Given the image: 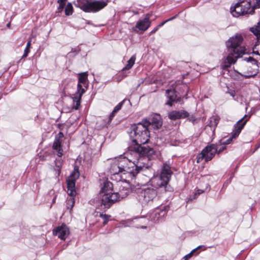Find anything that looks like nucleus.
Segmentation results:
<instances>
[{"mask_svg":"<svg viewBox=\"0 0 260 260\" xmlns=\"http://www.w3.org/2000/svg\"><path fill=\"white\" fill-rule=\"evenodd\" d=\"M129 135L134 143V146L129 147V150L135 154L137 159L141 155L151 156L154 154L152 148L142 145L148 141L149 137L148 128L144 124L139 123L134 125Z\"/></svg>","mask_w":260,"mask_h":260,"instance_id":"f257e3e1","label":"nucleus"},{"mask_svg":"<svg viewBox=\"0 0 260 260\" xmlns=\"http://www.w3.org/2000/svg\"><path fill=\"white\" fill-rule=\"evenodd\" d=\"M131 155H134V158H127L120 156L113 160L111 167V173L116 175L121 174L125 176V179H132L139 172L141 167L137 166L138 160L140 157L136 158L135 154L129 150L128 152Z\"/></svg>","mask_w":260,"mask_h":260,"instance_id":"f03ea898","label":"nucleus"},{"mask_svg":"<svg viewBox=\"0 0 260 260\" xmlns=\"http://www.w3.org/2000/svg\"><path fill=\"white\" fill-rule=\"evenodd\" d=\"M119 192H113V184L108 181L104 182L102 188V203L106 208H109L113 204L125 197L130 192L129 184L126 182H119Z\"/></svg>","mask_w":260,"mask_h":260,"instance_id":"7ed1b4c3","label":"nucleus"},{"mask_svg":"<svg viewBox=\"0 0 260 260\" xmlns=\"http://www.w3.org/2000/svg\"><path fill=\"white\" fill-rule=\"evenodd\" d=\"M172 172L170 166L166 164L162 166L160 172L153 177L150 180L151 185L154 188L165 187L168 184Z\"/></svg>","mask_w":260,"mask_h":260,"instance_id":"20e7f679","label":"nucleus"},{"mask_svg":"<svg viewBox=\"0 0 260 260\" xmlns=\"http://www.w3.org/2000/svg\"><path fill=\"white\" fill-rule=\"evenodd\" d=\"M74 5L85 12H96L105 7L107 3L104 0H77Z\"/></svg>","mask_w":260,"mask_h":260,"instance_id":"39448f33","label":"nucleus"},{"mask_svg":"<svg viewBox=\"0 0 260 260\" xmlns=\"http://www.w3.org/2000/svg\"><path fill=\"white\" fill-rule=\"evenodd\" d=\"M63 135L62 133L59 132L55 137V140L53 142L52 148L53 153L56 154L59 158L55 160V164L57 171L58 175H59L61 172V169L63 164V159L61 158L63 154V151L61 147V143Z\"/></svg>","mask_w":260,"mask_h":260,"instance_id":"423d86ee","label":"nucleus"},{"mask_svg":"<svg viewBox=\"0 0 260 260\" xmlns=\"http://www.w3.org/2000/svg\"><path fill=\"white\" fill-rule=\"evenodd\" d=\"M155 189L148 187H144L139 192L138 200L142 204H146L152 201L156 196Z\"/></svg>","mask_w":260,"mask_h":260,"instance_id":"0eeeda50","label":"nucleus"},{"mask_svg":"<svg viewBox=\"0 0 260 260\" xmlns=\"http://www.w3.org/2000/svg\"><path fill=\"white\" fill-rule=\"evenodd\" d=\"M218 148L215 144H212L209 146H207L205 149H204L201 153H200L197 158V162H201L203 159H205L206 161L211 160L214 157L215 153L217 152Z\"/></svg>","mask_w":260,"mask_h":260,"instance_id":"6e6552de","label":"nucleus"},{"mask_svg":"<svg viewBox=\"0 0 260 260\" xmlns=\"http://www.w3.org/2000/svg\"><path fill=\"white\" fill-rule=\"evenodd\" d=\"M79 172L78 168L75 167L73 171L72 172L68 179L67 180L68 193L71 197H74L76 194L75 189V182L79 177Z\"/></svg>","mask_w":260,"mask_h":260,"instance_id":"1a4fd4ad","label":"nucleus"},{"mask_svg":"<svg viewBox=\"0 0 260 260\" xmlns=\"http://www.w3.org/2000/svg\"><path fill=\"white\" fill-rule=\"evenodd\" d=\"M246 50H232L225 60L221 64L223 69H226L231 67L232 64L236 62L238 58L241 57L245 54Z\"/></svg>","mask_w":260,"mask_h":260,"instance_id":"9d476101","label":"nucleus"},{"mask_svg":"<svg viewBox=\"0 0 260 260\" xmlns=\"http://www.w3.org/2000/svg\"><path fill=\"white\" fill-rule=\"evenodd\" d=\"M259 60H258L257 61L255 58L253 60L252 62H249L248 61L245 65L246 71L244 73V74H243V76L246 78H250L255 76L258 73V69L259 68L257 64V62Z\"/></svg>","mask_w":260,"mask_h":260,"instance_id":"9b49d317","label":"nucleus"},{"mask_svg":"<svg viewBox=\"0 0 260 260\" xmlns=\"http://www.w3.org/2000/svg\"><path fill=\"white\" fill-rule=\"evenodd\" d=\"M243 41V38L241 34H236L234 36L231 37L226 42L227 48L231 49H237L241 48V45Z\"/></svg>","mask_w":260,"mask_h":260,"instance_id":"f8f14e48","label":"nucleus"},{"mask_svg":"<svg viewBox=\"0 0 260 260\" xmlns=\"http://www.w3.org/2000/svg\"><path fill=\"white\" fill-rule=\"evenodd\" d=\"M150 16L149 14H146L143 19L139 20L137 22L134 30L137 32L140 31L142 33L146 31L150 26Z\"/></svg>","mask_w":260,"mask_h":260,"instance_id":"ddd939ff","label":"nucleus"},{"mask_svg":"<svg viewBox=\"0 0 260 260\" xmlns=\"http://www.w3.org/2000/svg\"><path fill=\"white\" fill-rule=\"evenodd\" d=\"M53 235L58 236L62 240H65L69 236L70 232L69 228L64 224L55 228L53 231Z\"/></svg>","mask_w":260,"mask_h":260,"instance_id":"4468645a","label":"nucleus"},{"mask_svg":"<svg viewBox=\"0 0 260 260\" xmlns=\"http://www.w3.org/2000/svg\"><path fill=\"white\" fill-rule=\"evenodd\" d=\"M247 117V115H245V116L242 118L241 119L239 120L237 123L238 126L236 128V129L234 133L232 135V137L230 138H229L228 140H226L225 141L221 142V144L225 145V144H229L231 143V142L232 141V139L233 138H236L240 133L242 129L244 127V125L246 123L247 121L248 120V118L249 117H248L240 125V123L243 120V118H246Z\"/></svg>","mask_w":260,"mask_h":260,"instance_id":"2eb2a0df","label":"nucleus"},{"mask_svg":"<svg viewBox=\"0 0 260 260\" xmlns=\"http://www.w3.org/2000/svg\"><path fill=\"white\" fill-rule=\"evenodd\" d=\"M242 6L243 15L253 14L254 12V9L256 8L254 6H252L250 0H241Z\"/></svg>","mask_w":260,"mask_h":260,"instance_id":"dca6fc26","label":"nucleus"},{"mask_svg":"<svg viewBox=\"0 0 260 260\" xmlns=\"http://www.w3.org/2000/svg\"><path fill=\"white\" fill-rule=\"evenodd\" d=\"M79 89L77 90L73 98V107L76 110H77L79 108L80 106L81 97L83 93L85 92L84 89H81L80 87H79Z\"/></svg>","mask_w":260,"mask_h":260,"instance_id":"f3484780","label":"nucleus"},{"mask_svg":"<svg viewBox=\"0 0 260 260\" xmlns=\"http://www.w3.org/2000/svg\"><path fill=\"white\" fill-rule=\"evenodd\" d=\"M189 116L187 112L181 110V111H173L169 113V118L171 120H176L182 118H186Z\"/></svg>","mask_w":260,"mask_h":260,"instance_id":"a211bd4d","label":"nucleus"},{"mask_svg":"<svg viewBox=\"0 0 260 260\" xmlns=\"http://www.w3.org/2000/svg\"><path fill=\"white\" fill-rule=\"evenodd\" d=\"M148 123L157 129L160 127L162 125V121L160 115L157 114L151 115L148 120Z\"/></svg>","mask_w":260,"mask_h":260,"instance_id":"6ab92c4d","label":"nucleus"},{"mask_svg":"<svg viewBox=\"0 0 260 260\" xmlns=\"http://www.w3.org/2000/svg\"><path fill=\"white\" fill-rule=\"evenodd\" d=\"M230 9L232 15L235 17H238L240 16L243 15L241 0H240V2L234 6H231Z\"/></svg>","mask_w":260,"mask_h":260,"instance_id":"aec40b11","label":"nucleus"},{"mask_svg":"<svg viewBox=\"0 0 260 260\" xmlns=\"http://www.w3.org/2000/svg\"><path fill=\"white\" fill-rule=\"evenodd\" d=\"M166 95L170 100V102H167L166 104L172 106V102H177L179 100V97L177 95L175 90L169 89L166 91Z\"/></svg>","mask_w":260,"mask_h":260,"instance_id":"412c9836","label":"nucleus"},{"mask_svg":"<svg viewBox=\"0 0 260 260\" xmlns=\"http://www.w3.org/2000/svg\"><path fill=\"white\" fill-rule=\"evenodd\" d=\"M164 208H166L164 207ZM167 211L165 209H156L153 213L151 215L152 220L154 222L157 221L160 217H162L166 215Z\"/></svg>","mask_w":260,"mask_h":260,"instance_id":"4be33fe9","label":"nucleus"},{"mask_svg":"<svg viewBox=\"0 0 260 260\" xmlns=\"http://www.w3.org/2000/svg\"><path fill=\"white\" fill-rule=\"evenodd\" d=\"M88 73L87 72L81 73L78 74V84L77 85V90H79V87L81 89H84L82 87V85L84 86L86 84L87 80Z\"/></svg>","mask_w":260,"mask_h":260,"instance_id":"5701e85b","label":"nucleus"},{"mask_svg":"<svg viewBox=\"0 0 260 260\" xmlns=\"http://www.w3.org/2000/svg\"><path fill=\"white\" fill-rule=\"evenodd\" d=\"M124 101H122L119 103L114 109L112 113L110 114L109 117V121L108 122H110L113 119V117L115 116L116 113L121 109Z\"/></svg>","mask_w":260,"mask_h":260,"instance_id":"b1692460","label":"nucleus"},{"mask_svg":"<svg viewBox=\"0 0 260 260\" xmlns=\"http://www.w3.org/2000/svg\"><path fill=\"white\" fill-rule=\"evenodd\" d=\"M250 30L254 34L255 39L260 38V22H258L256 25L251 27Z\"/></svg>","mask_w":260,"mask_h":260,"instance_id":"393cba45","label":"nucleus"},{"mask_svg":"<svg viewBox=\"0 0 260 260\" xmlns=\"http://www.w3.org/2000/svg\"><path fill=\"white\" fill-rule=\"evenodd\" d=\"M136 60V56L133 55L127 61V63L125 67L123 69V70H128L132 68L135 63Z\"/></svg>","mask_w":260,"mask_h":260,"instance_id":"a878e982","label":"nucleus"},{"mask_svg":"<svg viewBox=\"0 0 260 260\" xmlns=\"http://www.w3.org/2000/svg\"><path fill=\"white\" fill-rule=\"evenodd\" d=\"M73 13V7L71 3H69L67 4L65 8V14L67 16L72 15Z\"/></svg>","mask_w":260,"mask_h":260,"instance_id":"bb28decb","label":"nucleus"},{"mask_svg":"<svg viewBox=\"0 0 260 260\" xmlns=\"http://www.w3.org/2000/svg\"><path fill=\"white\" fill-rule=\"evenodd\" d=\"M75 204V200L73 197H71L67 200V208L70 210L73 207Z\"/></svg>","mask_w":260,"mask_h":260,"instance_id":"cd10ccee","label":"nucleus"},{"mask_svg":"<svg viewBox=\"0 0 260 260\" xmlns=\"http://www.w3.org/2000/svg\"><path fill=\"white\" fill-rule=\"evenodd\" d=\"M201 247V246H198L197 248H195L193 250H192L189 254L185 255L184 257V258L185 259V260H188V259H189L192 256L193 253L194 251H196L197 249H199Z\"/></svg>","mask_w":260,"mask_h":260,"instance_id":"c85d7f7f","label":"nucleus"},{"mask_svg":"<svg viewBox=\"0 0 260 260\" xmlns=\"http://www.w3.org/2000/svg\"><path fill=\"white\" fill-rule=\"evenodd\" d=\"M100 216L104 220L103 222L104 225H105L107 223L109 218L110 217L109 215L103 214H101Z\"/></svg>","mask_w":260,"mask_h":260,"instance_id":"c756f323","label":"nucleus"},{"mask_svg":"<svg viewBox=\"0 0 260 260\" xmlns=\"http://www.w3.org/2000/svg\"><path fill=\"white\" fill-rule=\"evenodd\" d=\"M177 16V15H175V16H173V17H171V18H169V19H168L163 21V22H162L159 25H158L157 26L158 27V28L162 26L166 23H167V22H169L170 21H171V20L174 19L175 18H176Z\"/></svg>","mask_w":260,"mask_h":260,"instance_id":"7c9ffc66","label":"nucleus"},{"mask_svg":"<svg viewBox=\"0 0 260 260\" xmlns=\"http://www.w3.org/2000/svg\"><path fill=\"white\" fill-rule=\"evenodd\" d=\"M59 4V7L57 8L58 12H61L64 7L65 4L63 3H58Z\"/></svg>","mask_w":260,"mask_h":260,"instance_id":"2f4dec72","label":"nucleus"},{"mask_svg":"<svg viewBox=\"0 0 260 260\" xmlns=\"http://www.w3.org/2000/svg\"><path fill=\"white\" fill-rule=\"evenodd\" d=\"M253 51V53L254 55H256V59L257 60V61L258 60H260V53H259L258 51L257 50H256L255 51H254V50H252Z\"/></svg>","mask_w":260,"mask_h":260,"instance_id":"473e14b6","label":"nucleus"},{"mask_svg":"<svg viewBox=\"0 0 260 260\" xmlns=\"http://www.w3.org/2000/svg\"><path fill=\"white\" fill-rule=\"evenodd\" d=\"M216 145L217 146V147L218 148V151H217V153H220L225 149V146H218L217 145Z\"/></svg>","mask_w":260,"mask_h":260,"instance_id":"72a5a7b5","label":"nucleus"},{"mask_svg":"<svg viewBox=\"0 0 260 260\" xmlns=\"http://www.w3.org/2000/svg\"><path fill=\"white\" fill-rule=\"evenodd\" d=\"M260 46V38L255 39V41L254 44V47Z\"/></svg>","mask_w":260,"mask_h":260,"instance_id":"f704fd0d","label":"nucleus"},{"mask_svg":"<svg viewBox=\"0 0 260 260\" xmlns=\"http://www.w3.org/2000/svg\"><path fill=\"white\" fill-rule=\"evenodd\" d=\"M255 1V4L254 7H255L256 8H260V0H254Z\"/></svg>","mask_w":260,"mask_h":260,"instance_id":"c9c22d12","label":"nucleus"},{"mask_svg":"<svg viewBox=\"0 0 260 260\" xmlns=\"http://www.w3.org/2000/svg\"><path fill=\"white\" fill-rule=\"evenodd\" d=\"M159 29L158 27L156 26L153 30H151L150 32L151 34H154L155 32L157 31V30Z\"/></svg>","mask_w":260,"mask_h":260,"instance_id":"e433bc0d","label":"nucleus"},{"mask_svg":"<svg viewBox=\"0 0 260 260\" xmlns=\"http://www.w3.org/2000/svg\"><path fill=\"white\" fill-rule=\"evenodd\" d=\"M29 50H24V54L22 56L23 57H26L28 55Z\"/></svg>","mask_w":260,"mask_h":260,"instance_id":"4c0bfd02","label":"nucleus"},{"mask_svg":"<svg viewBox=\"0 0 260 260\" xmlns=\"http://www.w3.org/2000/svg\"><path fill=\"white\" fill-rule=\"evenodd\" d=\"M30 42L29 41V42H27V43L26 44L25 49H29V47H30Z\"/></svg>","mask_w":260,"mask_h":260,"instance_id":"58836bf2","label":"nucleus"},{"mask_svg":"<svg viewBox=\"0 0 260 260\" xmlns=\"http://www.w3.org/2000/svg\"><path fill=\"white\" fill-rule=\"evenodd\" d=\"M203 192V191L200 189L197 190L196 194H200Z\"/></svg>","mask_w":260,"mask_h":260,"instance_id":"ea45409f","label":"nucleus"},{"mask_svg":"<svg viewBox=\"0 0 260 260\" xmlns=\"http://www.w3.org/2000/svg\"><path fill=\"white\" fill-rule=\"evenodd\" d=\"M67 0H58L57 3H63L66 4Z\"/></svg>","mask_w":260,"mask_h":260,"instance_id":"a19ab883","label":"nucleus"},{"mask_svg":"<svg viewBox=\"0 0 260 260\" xmlns=\"http://www.w3.org/2000/svg\"><path fill=\"white\" fill-rule=\"evenodd\" d=\"M10 26H11V23H9L7 24V26L9 28L10 27Z\"/></svg>","mask_w":260,"mask_h":260,"instance_id":"79ce46f5","label":"nucleus"},{"mask_svg":"<svg viewBox=\"0 0 260 260\" xmlns=\"http://www.w3.org/2000/svg\"><path fill=\"white\" fill-rule=\"evenodd\" d=\"M251 58L250 57H248V58H245L244 59L246 60V59H248V61L249 60V59H250Z\"/></svg>","mask_w":260,"mask_h":260,"instance_id":"37998d69","label":"nucleus"},{"mask_svg":"<svg viewBox=\"0 0 260 260\" xmlns=\"http://www.w3.org/2000/svg\"><path fill=\"white\" fill-rule=\"evenodd\" d=\"M134 13L135 14H138V12H134Z\"/></svg>","mask_w":260,"mask_h":260,"instance_id":"c03bdc74","label":"nucleus"},{"mask_svg":"<svg viewBox=\"0 0 260 260\" xmlns=\"http://www.w3.org/2000/svg\"><path fill=\"white\" fill-rule=\"evenodd\" d=\"M55 198H54L53 200V202H54L55 201Z\"/></svg>","mask_w":260,"mask_h":260,"instance_id":"a18cd8bd","label":"nucleus"},{"mask_svg":"<svg viewBox=\"0 0 260 260\" xmlns=\"http://www.w3.org/2000/svg\"><path fill=\"white\" fill-rule=\"evenodd\" d=\"M211 130H212V127L211 126H209Z\"/></svg>","mask_w":260,"mask_h":260,"instance_id":"49530a36","label":"nucleus"},{"mask_svg":"<svg viewBox=\"0 0 260 260\" xmlns=\"http://www.w3.org/2000/svg\"><path fill=\"white\" fill-rule=\"evenodd\" d=\"M242 49H245V47H243Z\"/></svg>","mask_w":260,"mask_h":260,"instance_id":"de8ad7c7","label":"nucleus"}]
</instances>
